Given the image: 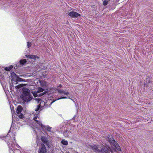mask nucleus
I'll list each match as a JSON object with an SVG mask.
<instances>
[{
	"label": "nucleus",
	"mask_w": 153,
	"mask_h": 153,
	"mask_svg": "<svg viewBox=\"0 0 153 153\" xmlns=\"http://www.w3.org/2000/svg\"><path fill=\"white\" fill-rule=\"evenodd\" d=\"M91 149L97 153H108L110 151L112 153L115 152L118 153L115 149L112 150L108 146H106L103 144L94 145L91 146Z\"/></svg>",
	"instance_id": "obj_1"
},
{
	"label": "nucleus",
	"mask_w": 153,
	"mask_h": 153,
	"mask_svg": "<svg viewBox=\"0 0 153 153\" xmlns=\"http://www.w3.org/2000/svg\"><path fill=\"white\" fill-rule=\"evenodd\" d=\"M22 98L25 102H28L33 99V97L30 93L29 89L26 88H23L22 89Z\"/></svg>",
	"instance_id": "obj_2"
},
{
	"label": "nucleus",
	"mask_w": 153,
	"mask_h": 153,
	"mask_svg": "<svg viewBox=\"0 0 153 153\" xmlns=\"http://www.w3.org/2000/svg\"><path fill=\"white\" fill-rule=\"evenodd\" d=\"M108 142L111 145H113L119 151H121V149L118 143L114 139V138H109L108 137Z\"/></svg>",
	"instance_id": "obj_3"
},
{
	"label": "nucleus",
	"mask_w": 153,
	"mask_h": 153,
	"mask_svg": "<svg viewBox=\"0 0 153 153\" xmlns=\"http://www.w3.org/2000/svg\"><path fill=\"white\" fill-rule=\"evenodd\" d=\"M41 145V147L40 149H39L38 153H46V149L45 145L42 143Z\"/></svg>",
	"instance_id": "obj_4"
},
{
	"label": "nucleus",
	"mask_w": 153,
	"mask_h": 153,
	"mask_svg": "<svg viewBox=\"0 0 153 153\" xmlns=\"http://www.w3.org/2000/svg\"><path fill=\"white\" fill-rule=\"evenodd\" d=\"M68 15L69 16L73 18H77L78 16H80V14H79L78 13L74 11H71L69 12L68 14Z\"/></svg>",
	"instance_id": "obj_5"
},
{
	"label": "nucleus",
	"mask_w": 153,
	"mask_h": 153,
	"mask_svg": "<svg viewBox=\"0 0 153 153\" xmlns=\"http://www.w3.org/2000/svg\"><path fill=\"white\" fill-rule=\"evenodd\" d=\"M41 127L42 128V130H46L49 132H51V129L52 128L48 126H44L42 124V125Z\"/></svg>",
	"instance_id": "obj_6"
},
{
	"label": "nucleus",
	"mask_w": 153,
	"mask_h": 153,
	"mask_svg": "<svg viewBox=\"0 0 153 153\" xmlns=\"http://www.w3.org/2000/svg\"><path fill=\"white\" fill-rule=\"evenodd\" d=\"M33 120L36 122L37 124L41 126L42 124L41 121H40L39 117L38 118L37 116H35L33 118Z\"/></svg>",
	"instance_id": "obj_7"
},
{
	"label": "nucleus",
	"mask_w": 153,
	"mask_h": 153,
	"mask_svg": "<svg viewBox=\"0 0 153 153\" xmlns=\"http://www.w3.org/2000/svg\"><path fill=\"white\" fill-rule=\"evenodd\" d=\"M41 140L45 144H47L48 143V140L46 137L44 136H42L41 138Z\"/></svg>",
	"instance_id": "obj_8"
},
{
	"label": "nucleus",
	"mask_w": 153,
	"mask_h": 153,
	"mask_svg": "<svg viewBox=\"0 0 153 153\" xmlns=\"http://www.w3.org/2000/svg\"><path fill=\"white\" fill-rule=\"evenodd\" d=\"M23 110V108L21 105H18L17 108L16 113L17 114H19L21 113V112Z\"/></svg>",
	"instance_id": "obj_9"
},
{
	"label": "nucleus",
	"mask_w": 153,
	"mask_h": 153,
	"mask_svg": "<svg viewBox=\"0 0 153 153\" xmlns=\"http://www.w3.org/2000/svg\"><path fill=\"white\" fill-rule=\"evenodd\" d=\"M13 68V66L12 65H11L8 67H6L4 69L7 71H10Z\"/></svg>",
	"instance_id": "obj_10"
},
{
	"label": "nucleus",
	"mask_w": 153,
	"mask_h": 153,
	"mask_svg": "<svg viewBox=\"0 0 153 153\" xmlns=\"http://www.w3.org/2000/svg\"><path fill=\"white\" fill-rule=\"evenodd\" d=\"M26 56L29 59H35V55H26Z\"/></svg>",
	"instance_id": "obj_11"
},
{
	"label": "nucleus",
	"mask_w": 153,
	"mask_h": 153,
	"mask_svg": "<svg viewBox=\"0 0 153 153\" xmlns=\"http://www.w3.org/2000/svg\"><path fill=\"white\" fill-rule=\"evenodd\" d=\"M61 143L62 144L66 146L68 144V142L65 139L62 140Z\"/></svg>",
	"instance_id": "obj_12"
},
{
	"label": "nucleus",
	"mask_w": 153,
	"mask_h": 153,
	"mask_svg": "<svg viewBox=\"0 0 153 153\" xmlns=\"http://www.w3.org/2000/svg\"><path fill=\"white\" fill-rule=\"evenodd\" d=\"M27 62V61L25 59H21L19 61L20 63L22 65H24Z\"/></svg>",
	"instance_id": "obj_13"
},
{
	"label": "nucleus",
	"mask_w": 153,
	"mask_h": 153,
	"mask_svg": "<svg viewBox=\"0 0 153 153\" xmlns=\"http://www.w3.org/2000/svg\"><path fill=\"white\" fill-rule=\"evenodd\" d=\"M41 86L44 87L45 86L47 83L45 82L42 81V82H40Z\"/></svg>",
	"instance_id": "obj_14"
},
{
	"label": "nucleus",
	"mask_w": 153,
	"mask_h": 153,
	"mask_svg": "<svg viewBox=\"0 0 153 153\" xmlns=\"http://www.w3.org/2000/svg\"><path fill=\"white\" fill-rule=\"evenodd\" d=\"M33 94V95L34 97H37L38 96H39L38 94H39L38 92L35 91L34 92L32 93Z\"/></svg>",
	"instance_id": "obj_15"
},
{
	"label": "nucleus",
	"mask_w": 153,
	"mask_h": 153,
	"mask_svg": "<svg viewBox=\"0 0 153 153\" xmlns=\"http://www.w3.org/2000/svg\"><path fill=\"white\" fill-rule=\"evenodd\" d=\"M17 115L20 119L23 118L24 117V115L22 113H20V114H17Z\"/></svg>",
	"instance_id": "obj_16"
},
{
	"label": "nucleus",
	"mask_w": 153,
	"mask_h": 153,
	"mask_svg": "<svg viewBox=\"0 0 153 153\" xmlns=\"http://www.w3.org/2000/svg\"><path fill=\"white\" fill-rule=\"evenodd\" d=\"M44 91V89H43L42 88H41L39 87L38 88V91H37L39 93L40 92H43Z\"/></svg>",
	"instance_id": "obj_17"
},
{
	"label": "nucleus",
	"mask_w": 153,
	"mask_h": 153,
	"mask_svg": "<svg viewBox=\"0 0 153 153\" xmlns=\"http://www.w3.org/2000/svg\"><path fill=\"white\" fill-rule=\"evenodd\" d=\"M109 1V0H105L104 1H103V4L105 5V6H106V5L108 1Z\"/></svg>",
	"instance_id": "obj_18"
},
{
	"label": "nucleus",
	"mask_w": 153,
	"mask_h": 153,
	"mask_svg": "<svg viewBox=\"0 0 153 153\" xmlns=\"http://www.w3.org/2000/svg\"><path fill=\"white\" fill-rule=\"evenodd\" d=\"M41 107V105H40L39 104V105H38L37 106V108L36 109H35V111H38L39 110V109Z\"/></svg>",
	"instance_id": "obj_19"
},
{
	"label": "nucleus",
	"mask_w": 153,
	"mask_h": 153,
	"mask_svg": "<svg viewBox=\"0 0 153 153\" xmlns=\"http://www.w3.org/2000/svg\"><path fill=\"white\" fill-rule=\"evenodd\" d=\"M27 44L28 48H29L31 45V43L28 42H27Z\"/></svg>",
	"instance_id": "obj_20"
},
{
	"label": "nucleus",
	"mask_w": 153,
	"mask_h": 153,
	"mask_svg": "<svg viewBox=\"0 0 153 153\" xmlns=\"http://www.w3.org/2000/svg\"><path fill=\"white\" fill-rule=\"evenodd\" d=\"M45 92H44L42 93H39V94H38L39 96V97L42 96L43 95H44V94H45Z\"/></svg>",
	"instance_id": "obj_21"
},
{
	"label": "nucleus",
	"mask_w": 153,
	"mask_h": 153,
	"mask_svg": "<svg viewBox=\"0 0 153 153\" xmlns=\"http://www.w3.org/2000/svg\"><path fill=\"white\" fill-rule=\"evenodd\" d=\"M58 91L59 93L60 94H62L64 92V91L62 90H58Z\"/></svg>",
	"instance_id": "obj_22"
},
{
	"label": "nucleus",
	"mask_w": 153,
	"mask_h": 153,
	"mask_svg": "<svg viewBox=\"0 0 153 153\" xmlns=\"http://www.w3.org/2000/svg\"><path fill=\"white\" fill-rule=\"evenodd\" d=\"M67 98L66 97H60V98H58L57 99V100H60V99H66Z\"/></svg>",
	"instance_id": "obj_23"
},
{
	"label": "nucleus",
	"mask_w": 153,
	"mask_h": 153,
	"mask_svg": "<svg viewBox=\"0 0 153 153\" xmlns=\"http://www.w3.org/2000/svg\"><path fill=\"white\" fill-rule=\"evenodd\" d=\"M67 133V131H64L63 132L64 135L65 136H67L66 133Z\"/></svg>",
	"instance_id": "obj_24"
},
{
	"label": "nucleus",
	"mask_w": 153,
	"mask_h": 153,
	"mask_svg": "<svg viewBox=\"0 0 153 153\" xmlns=\"http://www.w3.org/2000/svg\"><path fill=\"white\" fill-rule=\"evenodd\" d=\"M48 101H49V102H50V101H51V100H48V102H46V103H45V104H44V105L45 106V105L46 104L47 105V102H48Z\"/></svg>",
	"instance_id": "obj_25"
},
{
	"label": "nucleus",
	"mask_w": 153,
	"mask_h": 153,
	"mask_svg": "<svg viewBox=\"0 0 153 153\" xmlns=\"http://www.w3.org/2000/svg\"><path fill=\"white\" fill-rule=\"evenodd\" d=\"M58 87H59V88H61L62 87V85L61 84H59L58 86Z\"/></svg>",
	"instance_id": "obj_26"
},
{
	"label": "nucleus",
	"mask_w": 153,
	"mask_h": 153,
	"mask_svg": "<svg viewBox=\"0 0 153 153\" xmlns=\"http://www.w3.org/2000/svg\"><path fill=\"white\" fill-rule=\"evenodd\" d=\"M69 94L68 92H66V95L68 97V95H69Z\"/></svg>",
	"instance_id": "obj_27"
},
{
	"label": "nucleus",
	"mask_w": 153,
	"mask_h": 153,
	"mask_svg": "<svg viewBox=\"0 0 153 153\" xmlns=\"http://www.w3.org/2000/svg\"><path fill=\"white\" fill-rule=\"evenodd\" d=\"M35 59H36V58H37V59H39V57L37 56H35Z\"/></svg>",
	"instance_id": "obj_28"
},
{
	"label": "nucleus",
	"mask_w": 153,
	"mask_h": 153,
	"mask_svg": "<svg viewBox=\"0 0 153 153\" xmlns=\"http://www.w3.org/2000/svg\"><path fill=\"white\" fill-rule=\"evenodd\" d=\"M53 102H51L50 103V104L49 105H50V106L51 105V104L53 103Z\"/></svg>",
	"instance_id": "obj_29"
},
{
	"label": "nucleus",
	"mask_w": 153,
	"mask_h": 153,
	"mask_svg": "<svg viewBox=\"0 0 153 153\" xmlns=\"http://www.w3.org/2000/svg\"><path fill=\"white\" fill-rule=\"evenodd\" d=\"M66 92H65V91H64V92L63 93V94H64V95H66Z\"/></svg>",
	"instance_id": "obj_30"
},
{
	"label": "nucleus",
	"mask_w": 153,
	"mask_h": 153,
	"mask_svg": "<svg viewBox=\"0 0 153 153\" xmlns=\"http://www.w3.org/2000/svg\"><path fill=\"white\" fill-rule=\"evenodd\" d=\"M18 78L19 79H21V78H20L19 77H18Z\"/></svg>",
	"instance_id": "obj_31"
},
{
	"label": "nucleus",
	"mask_w": 153,
	"mask_h": 153,
	"mask_svg": "<svg viewBox=\"0 0 153 153\" xmlns=\"http://www.w3.org/2000/svg\"><path fill=\"white\" fill-rule=\"evenodd\" d=\"M68 98H69V99H70V97H69Z\"/></svg>",
	"instance_id": "obj_32"
},
{
	"label": "nucleus",
	"mask_w": 153,
	"mask_h": 153,
	"mask_svg": "<svg viewBox=\"0 0 153 153\" xmlns=\"http://www.w3.org/2000/svg\"><path fill=\"white\" fill-rule=\"evenodd\" d=\"M67 153H69V152Z\"/></svg>",
	"instance_id": "obj_33"
}]
</instances>
